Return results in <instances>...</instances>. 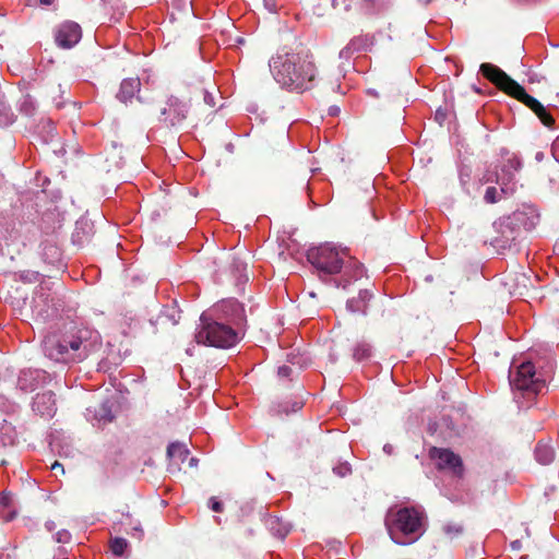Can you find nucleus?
Returning <instances> with one entry per match:
<instances>
[{"mask_svg": "<svg viewBox=\"0 0 559 559\" xmlns=\"http://www.w3.org/2000/svg\"><path fill=\"white\" fill-rule=\"evenodd\" d=\"M55 539L57 543L67 544L71 539V534L67 530H61L57 532Z\"/></svg>", "mask_w": 559, "mask_h": 559, "instance_id": "34", "label": "nucleus"}, {"mask_svg": "<svg viewBox=\"0 0 559 559\" xmlns=\"http://www.w3.org/2000/svg\"><path fill=\"white\" fill-rule=\"evenodd\" d=\"M16 440V430L14 426L5 419L0 421V447L13 445Z\"/></svg>", "mask_w": 559, "mask_h": 559, "instance_id": "19", "label": "nucleus"}, {"mask_svg": "<svg viewBox=\"0 0 559 559\" xmlns=\"http://www.w3.org/2000/svg\"><path fill=\"white\" fill-rule=\"evenodd\" d=\"M33 411L46 418L53 417L57 412L55 393L51 391L38 393L33 401Z\"/></svg>", "mask_w": 559, "mask_h": 559, "instance_id": "15", "label": "nucleus"}, {"mask_svg": "<svg viewBox=\"0 0 559 559\" xmlns=\"http://www.w3.org/2000/svg\"><path fill=\"white\" fill-rule=\"evenodd\" d=\"M45 525H46V528H47L48 531H52V530L56 527V524H55V522H52V521H48V522H46V524H45Z\"/></svg>", "mask_w": 559, "mask_h": 559, "instance_id": "47", "label": "nucleus"}, {"mask_svg": "<svg viewBox=\"0 0 559 559\" xmlns=\"http://www.w3.org/2000/svg\"><path fill=\"white\" fill-rule=\"evenodd\" d=\"M334 474H336L340 477H345L352 473V467L349 463L344 462L340 463L338 465L333 467Z\"/></svg>", "mask_w": 559, "mask_h": 559, "instance_id": "31", "label": "nucleus"}, {"mask_svg": "<svg viewBox=\"0 0 559 559\" xmlns=\"http://www.w3.org/2000/svg\"><path fill=\"white\" fill-rule=\"evenodd\" d=\"M50 381L48 372L41 369H24L17 378V389L22 392H32L39 385Z\"/></svg>", "mask_w": 559, "mask_h": 559, "instance_id": "14", "label": "nucleus"}, {"mask_svg": "<svg viewBox=\"0 0 559 559\" xmlns=\"http://www.w3.org/2000/svg\"><path fill=\"white\" fill-rule=\"evenodd\" d=\"M4 97V95L0 92V100Z\"/></svg>", "mask_w": 559, "mask_h": 559, "instance_id": "51", "label": "nucleus"}, {"mask_svg": "<svg viewBox=\"0 0 559 559\" xmlns=\"http://www.w3.org/2000/svg\"><path fill=\"white\" fill-rule=\"evenodd\" d=\"M341 4L344 5L345 10L349 9V4L347 3V0H332V7L334 9L338 8Z\"/></svg>", "mask_w": 559, "mask_h": 559, "instance_id": "40", "label": "nucleus"}, {"mask_svg": "<svg viewBox=\"0 0 559 559\" xmlns=\"http://www.w3.org/2000/svg\"><path fill=\"white\" fill-rule=\"evenodd\" d=\"M535 459L543 465L550 464L555 459V450L549 443L538 442L535 448Z\"/></svg>", "mask_w": 559, "mask_h": 559, "instance_id": "20", "label": "nucleus"}, {"mask_svg": "<svg viewBox=\"0 0 559 559\" xmlns=\"http://www.w3.org/2000/svg\"><path fill=\"white\" fill-rule=\"evenodd\" d=\"M530 214L531 217L525 218L527 215L525 212L516 211L512 215L507 216L500 221L499 226L501 227L503 243H508L516 239L515 227L519 224H523L526 230L532 229L536 225L538 215L535 214L532 209H530Z\"/></svg>", "mask_w": 559, "mask_h": 559, "instance_id": "10", "label": "nucleus"}, {"mask_svg": "<svg viewBox=\"0 0 559 559\" xmlns=\"http://www.w3.org/2000/svg\"><path fill=\"white\" fill-rule=\"evenodd\" d=\"M141 82L138 78L126 79L120 84V90L117 94V98L120 102L127 103L130 100L135 93L140 91Z\"/></svg>", "mask_w": 559, "mask_h": 559, "instance_id": "17", "label": "nucleus"}, {"mask_svg": "<svg viewBox=\"0 0 559 559\" xmlns=\"http://www.w3.org/2000/svg\"><path fill=\"white\" fill-rule=\"evenodd\" d=\"M167 455L171 460H176L177 463H182L187 460L189 455V450L186 448L185 444L179 442L170 443L167 448Z\"/></svg>", "mask_w": 559, "mask_h": 559, "instance_id": "22", "label": "nucleus"}, {"mask_svg": "<svg viewBox=\"0 0 559 559\" xmlns=\"http://www.w3.org/2000/svg\"><path fill=\"white\" fill-rule=\"evenodd\" d=\"M371 297L372 294L369 290L362 289L359 292L357 298H352L347 301L346 307L350 312H359L366 314L368 301L371 299Z\"/></svg>", "mask_w": 559, "mask_h": 559, "instance_id": "18", "label": "nucleus"}, {"mask_svg": "<svg viewBox=\"0 0 559 559\" xmlns=\"http://www.w3.org/2000/svg\"><path fill=\"white\" fill-rule=\"evenodd\" d=\"M19 409V405L8 399L5 395L0 394V412L7 415L14 414Z\"/></svg>", "mask_w": 559, "mask_h": 559, "instance_id": "28", "label": "nucleus"}, {"mask_svg": "<svg viewBox=\"0 0 559 559\" xmlns=\"http://www.w3.org/2000/svg\"><path fill=\"white\" fill-rule=\"evenodd\" d=\"M384 524L394 543L409 545L424 534L426 515L415 507L390 508Z\"/></svg>", "mask_w": 559, "mask_h": 559, "instance_id": "4", "label": "nucleus"}, {"mask_svg": "<svg viewBox=\"0 0 559 559\" xmlns=\"http://www.w3.org/2000/svg\"><path fill=\"white\" fill-rule=\"evenodd\" d=\"M442 531L449 538H454L462 534L463 526L459 523L449 522L443 525Z\"/></svg>", "mask_w": 559, "mask_h": 559, "instance_id": "29", "label": "nucleus"}, {"mask_svg": "<svg viewBox=\"0 0 559 559\" xmlns=\"http://www.w3.org/2000/svg\"><path fill=\"white\" fill-rule=\"evenodd\" d=\"M194 340L201 345L228 348L239 342V335L231 325L214 321L210 314H201Z\"/></svg>", "mask_w": 559, "mask_h": 559, "instance_id": "6", "label": "nucleus"}, {"mask_svg": "<svg viewBox=\"0 0 559 559\" xmlns=\"http://www.w3.org/2000/svg\"><path fill=\"white\" fill-rule=\"evenodd\" d=\"M544 158V153L543 152H537L536 155H535V159L540 162L543 160Z\"/></svg>", "mask_w": 559, "mask_h": 559, "instance_id": "48", "label": "nucleus"}, {"mask_svg": "<svg viewBox=\"0 0 559 559\" xmlns=\"http://www.w3.org/2000/svg\"><path fill=\"white\" fill-rule=\"evenodd\" d=\"M511 548L514 549V550H519L521 548V542L520 540H514L511 543Z\"/></svg>", "mask_w": 559, "mask_h": 559, "instance_id": "46", "label": "nucleus"}, {"mask_svg": "<svg viewBox=\"0 0 559 559\" xmlns=\"http://www.w3.org/2000/svg\"><path fill=\"white\" fill-rule=\"evenodd\" d=\"M109 547L115 556H122L128 548V542L122 537H115L110 539Z\"/></svg>", "mask_w": 559, "mask_h": 559, "instance_id": "27", "label": "nucleus"}, {"mask_svg": "<svg viewBox=\"0 0 559 559\" xmlns=\"http://www.w3.org/2000/svg\"><path fill=\"white\" fill-rule=\"evenodd\" d=\"M429 2H430V0H425V1H424V3H425V4H427V3H429Z\"/></svg>", "mask_w": 559, "mask_h": 559, "instance_id": "52", "label": "nucleus"}, {"mask_svg": "<svg viewBox=\"0 0 559 559\" xmlns=\"http://www.w3.org/2000/svg\"><path fill=\"white\" fill-rule=\"evenodd\" d=\"M112 403L106 401L99 405L98 408L92 411L91 408L86 409V417L88 420L93 421V425H97L98 427L105 426L111 423L115 419V415L112 413Z\"/></svg>", "mask_w": 559, "mask_h": 559, "instance_id": "16", "label": "nucleus"}, {"mask_svg": "<svg viewBox=\"0 0 559 559\" xmlns=\"http://www.w3.org/2000/svg\"><path fill=\"white\" fill-rule=\"evenodd\" d=\"M307 259L323 281L331 275L340 274L338 280L330 278L336 287L346 289L353 282L364 275V265L352 257L346 248L336 247L332 243H324L310 249Z\"/></svg>", "mask_w": 559, "mask_h": 559, "instance_id": "1", "label": "nucleus"}, {"mask_svg": "<svg viewBox=\"0 0 559 559\" xmlns=\"http://www.w3.org/2000/svg\"><path fill=\"white\" fill-rule=\"evenodd\" d=\"M210 503V508L214 511V512H222L223 511V504L221 501H218L215 497H212L209 501Z\"/></svg>", "mask_w": 559, "mask_h": 559, "instance_id": "35", "label": "nucleus"}, {"mask_svg": "<svg viewBox=\"0 0 559 559\" xmlns=\"http://www.w3.org/2000/svg\"><path fill=\"white\" fill-rule=\"evenodd\" d=\"M521 167V160L516 156H513L508 158L507 163L501 166L500 173L496 169H487L479 178V183L486 185L496 182L501 186L502 193L512 195L515 192L516 186L514 173L519 171Z\"/></svg>", "mask_w": 559, "mask_h": 559, "instance_id": "8", "label": "nucleus"}, {"mask_svg": "<svg viewBox=\"0 0 559 559\" xmlns=\"http://www.w3.org/2000/svg\"><path fill=\"white\" fill-rule=\"evenodd\" d=\"M503 197L508 195L501 192V188L498 190L496 187L490 186L486 189L484 201L488 204H493L500 201Z\"/></svg>", "mask_w": 559, "mask_h": 559, "instance_id": "26", "label": "nucleus"}, {"mask_svg": "<svg viewBox=\"0 0 559 559\" xmlns=\"http://www.w3.org/2000/svg\"><path fill=\"white\" fill-rule=\"evenodd\" d=\"M15 120V115L13 114L11 107L7 104L4 97L0 100V126L8 127L12 124Z\"/></svg>", "mask_w": 559, "mask_h": 559, "instance_id": "24", "label": "nucleus"}, {"mask_svg": "<svg viewBox=\"0 0 559 559\" xmlns=\"http://www.w3.org/2000/svg\"><path fill=\"white\" fill-rule=\"evenodd\" d=\"M429 456L439 469L449 471L455 476H462L463 465L459 455L449 449L431 448Z\"/></svg>", "mask_w": 559, "mask_h": 559, "instance_id": "11", "label": "nucleus"}, {"mask_svg": "<svg viewBox=\"0 0 559 559\" xmlns=\"http://www.w3.org/2000/svg\"><path fill=\"white\" fill-rule=\"evenodd\" d=\"M288 532L289 530L286 526H284L280 528L276 534L278 535V537L284 538L288 534Z\"/></svg>", "mask_w": 559, "mask_h": 559, "instance_id": "42", "label": "nucleus"}, {"mask_svg": "<svg viewBox=\"0 0 559 559\" xmlns=\"http://www.w3.org/2000/svg\"><path fill=\"white\" fill-rule=\"evenodd\" d=\"M551 153L554 158L559 163V136L552 142Z\"/></svg>", "mask_w": 559, "mask_h": 559, "instance_id": "38", "label": "nucleus"}, {"mask_svg": "<svg viewBox=\"0 0 559 559\" xmlns=\"http://www.w3.org/2000/svg\"><path fill=\"white\" fill-rule=\"evenodd\" d=\"M197 462H198V460L195 457H191L189 464H190V466H194V465H197Z\"/></svg>", "mask_w": 559, "mask_h": 559, "instance_id": "50", "label": "nucleus"}, {"mask_svg": "<svg viewBox=\"0 0 559 559\" xmlns=\"http://www.w3.org/2000/svg\"><path fill=\"white\" fill-rule=\"evenodd\" d=\"M301 407H302V403H301V402H299V401H297V402H295V403L293 404V408H292V411H293V412H296V411L301 409Z\"/></svg>", "mask_w": 559, "mask_h": 559, "instance_id": "45", "label": "nucleus"}, {"mask_svg": "<svg viewBox=\"0 0 559 559\" xmlns=\"http://www.w3.org/2000/svg\"><path fill=\"white\" fill-rule=\"evenodd\" d=\"M0 516L5 522L14 519L15 511L11 509V497L8 493L0 495Z\"/></svg>", "mask_w": 559, "mask_h": 559, "instance_id": "23", "label": "nucleus"}, {"mask_svg": "<svg viewBox=\"0 0 559 559\" xmlns=\"http://www.w3.org/2000/svg\"><path fill=\"white\" fill-rule=\"evenodd\" d=\"M273 79L290 92L310 90L317 76L312 59L302 52L277 51L269 61Z\"/></svg>", "mask_w": 559, "mask_h": 559, "instance_id": "2", "label": "nucleus"}, {"mask_svg": "<svg viewBox=\"0 0 559 559\" xmlns=\"http://www.w3.org/2000/svg\"><path fill=\"white\" fill-rule=\"evenodd\" d=\"M509 378L512 388L528 399L534 397L545 388V382L536 377L535 366L531 361H523L520 365L513 361Z\"/></svg>", "mask_w": 559, "mask_h": 559, "instance_id": "7", "label": "nucleus"}, {"mask_svg": "<svg viewBox=\"0 0 559 559\" xmlns=\"http://www.w3.org/2000/svg\"><path fill=\"white\" fill-rule=\"evenodd\" d=\"M371 356V346L367 343H358L353 349V358L362 361Z\"/></svg>", "mask_w": 559, "mask_h": 559, "instance_id": "25", "label": "nucleus"}, {"mask_svg": "<svg viewBox=\"0 0 559 559\" xmlns=\"http://www.w3.org/2000/svg\"><path fill=\"white\" fill-rule=\"evenodd\" d=\"M82 37L81 26L75 22H64L55 32L56 44L63 49L75 46Z\"/></svg>", "mask_w": 559, "mask_h": 559, "instance_id": "13", "label": "nucleus"}, {"mask_svg": "<svg viewBox=\"0 0 559 559\" xmlns=\"http://www.w3.org/2000/svg\"><path fill=\"white\" fill-rule=\"evenodd\" d=\"M55 2V0H40V3L44 5H50Z\"/></svg>", "mask_w": 559, "mask_h": 559, "instance_id": "49", "label": "nucleus"}, {"mask_svg": "<svg viewBox=\"0 0 559 559\" xmlns=\"http://www.w3.org/2000/svg\"><path fill=\"white\" fill-rule=\"evenodd\" d=\"M356 50H354L348 44L340 51V59L348 61L354 55H356Z\"/></svg>", "mask_w": 559, "mask_h": 559, "instance_id": "33", "label": "nucleus"}, {"mask_svg": "<svg viewBox=\"0 0 559 559\" xmlns=\"http://www.w3.org/2000/svg\"><path fill=\"white\" fill-rule=\"evenodd\" d=\"M188 110L187 103L178 97L170 96L167 99L166 107L160 111V121L169 127L178 126L187 118Z\"/></svg>", "mask_w": 559, "mask_h": 559, "instance_id": "12", "label": "nucleus"}, {"mask_svg": "<svg viewBox=\"0 0 559 559\" xmlns=\"http://www.w3.org/2000/svg\"><path fill=\"white\" fill-rule=\"evenodd\" d=\"M99 345V334L90 329L51 333L43 341L45 356L58 362H80Z\"/></svg>", "mask_w": 559, "mask_h": 559, "instance_id": "3", "label": "nucleus"}, {"mask_svg": "<svg viewBox=\"0 0 559 559\" xmlns=\"http://www.w3.org/2000/svg\"><path fill=\"white\" fill-rule=\"evenodd\" d=\"M51 471H53L56 474H57V472H60L61 475L64 474V468H63L62 464H60L58 461H56L51 465Z\"/></svg>", "mask_w": 559, "mask_h": 559, "instance_id": "41", "label": "nucleus"}, {"mask_svg": "<svg viewBox=\"0 0 559 559\" xmlns=\"http://www.w3.org/2000/svg\"><path fill=\"white\" fill-rule=\"evenodd\" d=\"M383 451H384L386 454H392V452H393V445H392V444H389V443L384 444V447H383Z\"/></svg>", "mask_w": 559, "mask_h": 559, "instance_id": "44", "label": "nucleus"}, {"mask_svg": "<svg viewBox=\"0 0 559 559\" xmlns=\"http://www.w3.org/2000/svg\"><path fill=\"white\" fill-rule=\"evenodd\" d=\"M292 373V368L288 366H281L277 369V374L283 378H288Z\"/></svg>", "mask_w": 559, "mask_h": 559, "instance_id": "39", "label": "nucleus"}, {"mask_svg": "<svg viewBox=\"0 0 559 559\" xmlns=\"http://www.w3.org/2000/svg\"><path fill=\"white\" fill-rule=\"evenodd\" d=\"M481 74L508 95L516 98L532 109L546 127H552L555 120L546 108L525 90L511 79L504 71L491 63L480 66Z\"/></svg>", "mask_w": 559, "mask_h": 559, "instance_id": "5", "label": "nucleus"}, {"mask_svg": "<svg viewBox=\"0 0 559 559\" xmlns=\"http://www.w3.org/2000/svg\"><path fill=\"white\" fill-rule=\"evenodd\" d=\"M356 50H354L348 44L340 51V59L348 61L354 55H356Z\"/></svg>", "mask_w": 559, "mask_h": 559, "instance_id": "32", "label": "nucleus"}, {"mask_svg": "<svg viewBox=\"0 0 559 559\" xmlns=\"http://www.w3.org/2000/svg\"><path fill=\"white\" fill-rule=\"evenodd\" d=\"M133 531H134V533H132V535H133V536H135V534H138V537H141V536H142V534H143V531H142V528L140 527V524L135 525V526L133 527Z\"/></svg>", "mask_w": 559, "mask_h": 559, "instance_id": "43", "label": "nucleus"}, {"mask_svg": "<svg viewBox=\"0 0 559 559\" xmlns=\"http://www.w3.org/2000/svg\"><path fill=\"white\" fill-rule=\"evenodd\" d=\"M20 109L24 115L32 116L36 110V104L32 97L26 96L22 100Z\"/></svg>", "mask_w": 559, "mask_h": 559, "instance_id": "30", "label": "nucleus"}, {"mask_svg": "<svg viewBox=\"0 0 559 559\" xmlns=\"http://www.w3.org/2000/svg\"><path fill=\"white\" fill-rule=\"evenodd\" d=\"M203 99H204V103L207 104L210 107H214L216 104L214 95L212 93H210L209 91H204Z\"/></svg>", "mask_w": 559, "mask_h": 559, "instance_id": "37", "label": "nucleus"}, {"mask_svg": "<svg viewBox=\"0 0 559 559\" xmlns=\"http://www.w3.org/2000/svg\"><path fill=\"white\" fill-rule=\"evenodd\" d=\"M264 8L271 12L276 13L277 11V3L276 0H263Z\"/></svg>", "mask_w": 559, "mask_h": 559, "instance_id": "36", "label": "nucleus"}, {"mask_svg": "<svg viewBox=\"0 0 559 559\" xmlns=\"http://www.w3.org/2000/svg\"><path fill=\"white\" fill-rule=\"evenodd\" d=\"M202 314H210L212 320L227 323L235 329L245 321L243 308L236 299L222 300Z\"/></svg>", "mask_w": 559, "mask_h": 559, "instance_id": "9", "label": "nucleus"}, {"mask_svg": "<svg viewBox=\"0 0 559 559\" xmlns=\"http://www.w3.org/2000/svg\"><path fill=\"white\" fill-rule=\"evenodd\" d=\"M348 45L356 50L357 53L370 50L373 45V37L370 35H358L353 37Z\"/></svg>", "mask_w": 559, "mask_h": 559, "instance_id": "21", "label": "nucleus"}]
</instances>
